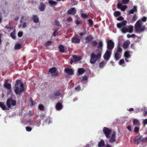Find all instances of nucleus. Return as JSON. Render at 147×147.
<instances>
[{"mask_svg": "<svg viewBox=\"0 0 147 147\" xmlns=\"http://www.w3.org/2000/svg\"><path fill=\"white\" fill-rule=\"evenodd\" d=\"M147 19V18L145 17H143L141 20L142 21H143V22H145L146 21Z\"/></svg>", "mask_w": 147, "mask_h": 147, "instance_id": "nucleus-55", "label": "nucleus"}, {"mask_svg": "<svg viewBox=\"0 0 147 147\" xmlns=\"http://www.w3.org/2000/svg\"><path fill=\"white\" fill-rule=\"evenodd\" d=\"M114 16L115 17H117L121 15V12L118 11H116L114 12Z\"/></svg>", "mask_w": 147, "mask_h": 147, "instance_id": "nucleus-33", "label": "nucleus"}, {"mask_svg": "<svg viewBox=\"0 0 147 147\" xmlns=\"http://www.w3.org/2000/svg\"><path fill=\"white\" fill-rule=\"evenodd\" d=\"M0 107L3 110L5 111L8 109L5 105L1 102H0Z\"/></svg>", "mask_w": 147, "mask_h": 147, "instance_id": "nucleus-25", "label": "nucleus"}, {"mask_svg": "<svg viewBox=\"0 0 147 147\" xmlns=\"http://www.w3.org/2000/svg\"><path fill=\"white\" fill-rule=\"evenodd\" d=\"M126 29L127 32L131 33L132 32L133 30V26H130L128 27H126Z\"/></svg>", "mask_w": 147, "mask_h": 147, "instance_id": "nucleus-30", "label": "nucleus"}, {"mask_svg": "<svg viewBox=\"0 0 147 147\" xmlns=\"http://www.w3.org/2000/svg\"><path fill=\"white\" fill-rule=\"evenodd\" d=\"M52 43V42L51 41H47V42H45V46H46L47 45H51Z\"/></svg>", "mask_w": 147, "mask_h": 147, "instance_id": "nucleus-50", "label": "nucleus"}, {"mask_svg": "<svg viewBox=\"0 0 147 147\" xmlns=\"http://www.w3.org/2000/svg\"><path fill=\"white\" fill-rule=\"evenodd\" d=\"M137 8L136 6H134L133 8L129 10L128 13L129 14H133L135 12H137Z\"/></svg>", "mask_w": 147, "mask_h": 147, "instance_id": "nucleus-24", "label": "nucleus"}, {"mask_svg": "<svg viewBox=\"0 0 147 147\" xmlns=\"http://www.w3.org/2000/svg\"><path fill=\"white\" fill-rule=\"evenodd\" d=\"M111 130L108 127H104L103 129V132L107 138H109L111 132Z\"/></svg>", "mask_w": 147, "mask_h": 147, "instance_id": "nucleus-6", "label": "nucleus"}, {"mask_svg": "<svg viewBox=\"0 0 147 147\" xmlns=\"http://www.w3.org/2000/svg\"><path fill=\"white\" fill-rule=\"evenodd\" d=\"M32 19L33 22L35 23H38L39 22V18L37 15H33Z\"/></svg>", "mask_w": 147, "mask_h": 147, "instance_id": "nucleus-20", "label": "nucleus"}, {"mask_svg": "<svg viewBox=\"0 0 147 147\" xmlns=\"http://www.w3.org/2000/svg\"><path fill=\"white\" fill-rule=\"evenodd\" d=\"M129 1V0H122V3L123 4H127Z\"/></svg>", "mask_w": 147, "mask_h": 147, "instance_id": "nucleus-51", "label": "nucleus"}, {"mask_svg": "<svg viewBox=\"0 0 147 147\" xmlns=\"http://www.w3.org/2000/svg\"><path fill=\"white\" fill-rule=\"evenodd\" d=\"M122 51V49L120 46H118L117 47V50L116 53H119L121 54V52Z\"/></svg>", "mask_w": 147, "mask_h": 147, "instance_id": "nucleus-39", "label": "nucleus"}, {"mask_svg": "<svg viewBox=\"0 0 147 147\" xmlns=\"http://www.w3.org/2000/svg\"><path fill=\"white\" fill-rule=\"evenodd\" d=\"M49 3L51 5H57V3L52 0H49L48 1Z\"/></svg>", "mask_w": 147, "mask_h": 147, "instance_id": "nucleus-36", "label": "nucleus"}, {"mask_svg": "<svg viewBox=\"0 0 147 147\" xmlns=\"http://www.w3.org/2000/svg\"><path fill=\"white\" fill-rule=\"evenodd\" d=\"M96 51H98L97 55L94 53H92L90 55L91 58L90 60V62L92 64H95L98 59H100L101 56L102 49H100V50L96 49Z\"/></svg>", "mask_w": 147, "mask_h": 147, "instance_id": "nucleus-2", "label": "nucleus"}, {"mask_svg": "<svg viewBox=\"0 0 147 147\" xmlns=\"http://www.w3.org/2000/svg\"><path fill=\"white\" fill-rule=\"evenodd\" d=\"M85 39L86 40V43H88L89 42L91 41L94 39V37L92 35H89L87 36Z\"/></svg>", "mask_w": 147, "mask_h": 147, "instance_id": "nucleus-17", "label": "nucleus"}, {"mask_svg": "<svg viewBox=\"0 0 147 147\" xmlns=\"http://www.w3.org/2000/svg\"><path fill=\"white\" fill-rule=\"evenodd\" d=\"M125 62L124 60L123 59H121L119 62V64L120 65H121Z\"/></svg>", "mask_w": 147, "mask_h": 147, "instance_id": "nucleus-54", "label": "nucleus"}, {"mask_svg": "<svg viewBox=\"0 0 147 147\" xmlns=\"http://www.w3.org/2000/svg\"><path fill=\"white\" fill-rule=\"evenodd\" d=\"M73 57L74 61L75 62L79 61L82 59V58L80 56L74 55H73Z\"/></svg>", "mask_w": 147, "mask_h": 147, "instance_id": "nucleus-23", "label": "nucleus"}, {"mask_svg": "<svg viewBox=\"0 0 147 147\" xmlns=\"http://www.w3.org/2000/svg\"><path fill=\"white\" fill-rule=\"evenodd\" d=\"M61 94V92L58 91H56L54 93L50 94L49 96V98L53 100H55L57 97L60 96Z\"/></svg>", "mask_w": 147, "mask_h": 147, "instance_id": "nucleus-8", "label": "nucleus"}, {"mask_svg": "<svg viewBox=\"0 0 147 147\" xmlns=\"http://www.w3.org/2000/svg\"><path fill=\"white\" fill-rule=\"evenodd\" d=\"M127 22L125 20H123L120 23L117 24V26L118 28H121L124 27L126 24Z\"/></svg>", "mask_w": 147, "mask_h": 147, "instance_id": "nucleus-13", "label": "nucleus"}, {"mask_svg": "<svg viewBox=\"0 0 147 147\" xmlns=\"http://www.w3.org/2000/svg\"><path fill=\"white\" fill-rule=\"evenodd\" d=\"M88 22H89L90 26H92L93 25V22L91 19H89L88 20Z\"/></svg>", "mask_w": 147, "mask_h": 147, "instance_id": "nucleus-47", "label": "nucleus"}, {"mask_svg": "<svg viewBox=\"0 0 147 147\" xmlns=\"http://www.w3.org/2000/svg\"><path fill=\"white\" fill-rule=\"evenodd\" d=\"M143 123L144 125L147 124V119L143 120Z\"/></svg>", "mask_w": 147, "mask_h": 147, "instance_id": "nucleus-63", "label": "nucleus"}, {"mask_svg": "<svg viewBox=\"0 0 147 147\" xmlns=\"http://www.w3.org/2000/svg\"><path fill=\"white\" fill-rule=\"evenodd\" d=\"M5 28L7 29H9L11 30L13 29V27L10 24H9V25H6L5 26Z\"/></svg>", "mask_w": 147, "mask_h": 147, "instance_id": "nucleus-40", "label": "nucleus"}, {"mask_svg": "<svg viewBox=\"0 0 147 147\" xmlns=\"http://www.w3.org/2000/svg\"><path fill=\"white\" fill-rule=\"evenodd\" d=\"M86 34V30H84L83 32L79 33V35L81 36H82Z\"/></svg>", "mask_w": 147, "mask_h": 147, "instance_id": "nucleus-58", "label": "nucleus"}, {"mask_svg": "<svg viewBox=\"0 0 147 147\" xmlns=\"http://www.w3.org/2000/svg\"><path fill=\"white\" fill-rule=\"evenodd\" d=\"M16 104V102L15 100H13L11 98H8L6 101V105L8 108H10L11 106H15Z\"/></svg>", "mask_w": 147, "mask_h": 147, "instance_id": "nucleus-4", "label": "nucleus"}, {"mask_svg": "<svg viewBox=\"0 0 147 147\" xmlns=\"http://www.w3.org/2000/svg\"><path fill=\"white\" fill-rule=\"evenodd\" d=\"M75 22L76 25H79L82 23V21L81 20H76Z\"/></svg>", "mask_w": 147, "mask_h": 147, "instance_id": "nucleus-44", "label": "nucleus"}, {"mask_svg": "<svg viewBox=\"0 0 147 147\" xmlns=\"http://www.w3.org/2000/svg\"><path fill=\"white\" fill-rule=\"evenodd\" d=\"M56 68L54 67L50 68L49 69V71L51 74H54L52 76H57L58 75V72L56 71Z\"/></svg>", "mask_w": 147, "mask_h": 147, "instance_id": "nucleus-9", "label": "nucleus"}, {"mask_svg": "<svg viewBox=\"0 0 147 147\" xmlns=\"http://www.w3.org/2000/svg\"><path fill=\"white\" fill-rule=\"evenodd\" d=\"M123 19H124V18H123L121 16L119 17L118 18H117V20L118 21L123 20Z\"/></svg>", "mask_w": 147, "mask_h": 147, "instance_id": "nucleus-59", "label": "nucleus"}, {"mask_svg": "<svg viewBox=\"0 0 147 147\" xmlns=\"http://www.w3.org/2000/svg\"><path fill=\"white\" fill-rule=\"evenodd\" d=\"M21 47V45L19 43L16 44L15 46V48L16 49H20Z\"/></svg>", "mask_w": 147, "mask_h": 147, "instance_id": "nucleus-34", "label": "nucleus"}, {"mask_svg": "<svg viewBox=\"0 0 147 147\" xmlns=\"http://www.w3.org/2000/svg\"><path fill=\"white\" fill-rule=\"evenodd\" d=\"M71 42L74 43H79L80 42V39L77 37H74L71 38Z\"/></svg>", "mask_w": 147, "mask_h": 147, "instance_id": "nucleus-16", "label": "nucleus"}, {"mask_svg": "<svg viewBox=\"0 0 147 147\" xmlns=\"http://www.w3.org/2000/svg\"><path fill=\"white\" fill-rule=\"evenodd\" d=\"M32 128L29 127V126H27L26 127V130L28 131H31L32 130Z\"/></svg>", "mask_w": 147, "mask_h": 147, "instance_id": "nucleus-52", "label": "nucleus"}, {"mask_svg": "<svg viewBox=\"0 0 147 147\" xmlns=\"http://www.w3.org/2000/svg\"><path fill=\"white\" fill-rule=\"evenodd\" d=\"M142 138V135L137 136L135 137L134 139V143L137 144H139L141 142Z\"/></svg>", "mask_w": 147, "mask_h": 147, "instance_id": "nucleus-11", "label": "nucleus"}, {"mask_svg": "<svg viewBox=\"0 0 147 147\" xmlns=\"http://www.w3.org/2000/svg\"><path fill=\"white\" fill-rule=\"evenodd\" d=\"M72 21V18L71 17H69L67 19V21L68 22H71Z\"/></svg>", "mask_w": 147, "mask_h": 147, "instance_id": "nucleus-61", "label": "nucleus"}, {"mask_svg": "<svg viewBox=\"0 0 147 147\" xmlns=\"http://www.w3.org/2000/svg\"><path fill=\"white\" fill-rule=\"evenodd\" d=\"M45 7V4L42 2H41L38 7L40 11H44Z\"/></svg>", "mask_w": 147, "mask_h": 147, "instance_id": "nucleus-19", "label": "nucleus"}, {"mask_svg": "<svg viewBox=\"0 0 147 147\" xmlns=\"http://www.w3.org/2000/svg\"><path fill=\"white\" fill-rule=\"evenodd\" d=\"M85 72V70L84 68H79L78 70V73L79 75H81Z\"/></svg>", "mask_w": 147, "mask_h": 147, "instance_id": "nucleus-29", "label": "nucleus"}, {"mask_svg": "<svg viewBox=\"0 0 147 147\" xmlns=\"http://www.w3.org/2000/svg\"><path fill=\"white\" fill-rule=\"evenodd\" d=\"M124 57H125V60L126 62L129 61V60H128V59L130 58L131 57V55L130 54L129 52L128 51H125L124 53Z\"/></svg>", "mask_w": 147, "mask_h": 147, "instance_id": "nucleus-12", "label": "nucleus"}, {"mask_svg": "<svg viewBox=\"0 0 147 147\" xmlns=\"http://www.w3.org/2000/svg\"><path fill=\"white\" fill-rule=\"evenodd\" d=\"M133 124L134 125H140L139 120L136 119H134L133 120Z\"/></svg>", "mask_w": 147, "mask_h": 147, "instance_id": "nucleus-27", "label": "nucleus"}, {"mask_svg": "<svg viewBox=\"0 0 147 147\" xmlns=\"http://www.w3.org/2000/svg\"><path fill=\"white\" fill-rule=\"evenodd\" d=\"M116 132L114 131L111 135V137L109 138V142H110L113 143L116 141Z\"/></svg>", "mask_w": 147, "mask_h": 147, "instance_id": "nucleus-10", "label": "nucleus"}, {"mask_svg": "<svg viewBox=\"0 0 147 147\" xmlns=\"http://www.w3.org/2000/svg\"><path fill=\"white\" fill-rule=\"evenodd\" d=\"M97 44V42L95 41H93L92 42V45L93 47H95Z\"/></svg>", "mask_w": 147, "mask_h": 147, "instance_id": "nucleus-46", "label": "nucleus"}, {"mask_svg": "<svg viewBox=\"0 0 147 147\" xmlns=\"http://www.w3.org/2000/svg\"><path fill=\"white\" fill-rule=\"evenodd\" d=\"M67 13L68 14L74 15L76 13V10L74 7H73L68 10Z\"/></svg>", "mask_w": 147, "mask_h": 147, "instance_id": "nucleus-14", "label": "nucleus"}, {"mask_svg": "<svg viewBox=\"0 0 147 147\" xmlns=\"http://www.w3.org/2000/svg\"><path fill=\"white\" fill-rule=\"evenodd\" d=\"M121 56V54L116 52L114 55V59L115 61H118L120 58Z\"/></svg>", "mask_w": 147, "mask_h": 147, "instance_id": "nucleus-21", "label": "nucleus"}, {"mask_svg": "<svg viewBox=\"0 0 147 147\" xmlns=\"http://www.w3.org/2000/svg\"><path fill=\"white\" fill-rule=\"evenodd\" d=\"M59 49V51L61 53H64L65 51L64 46L62 45H60L58 47Z\"/></svg>", "mask_w": 147, "mask_h": 147, "instance_id": "nucleus-28", "label": "nucleus"}, {"mask_svg": "<svg viewBox=\"0 0 147 147\" xmlns=\"http://www.w3.org/2000/svg\"><path fill=\"white\" fill-rule=\"evenodd\" d=\"M140 109L139 108H136L135 109L134 113H137L140 112Z\"/></svg>", "mask_w": 147, "mask_h": 147, "instance_id": "nucleus-56", "label": "nucleus"}, {"mask_svg": "<svg viewBox=\"0 0 147 147\" xmlns=\"http://www.w3.org/2000/svg\"><path fill=\"white\" fill-rule=\"evenodd\" d=\"M137 18V16L136 14H134V15L133 16L132 19V22H135Z\"/></svg>", "mask_w": 147, "mask_h": 147, "instance_id": "nucleus-41", "label": "nucleus"}, {"mask_svg": "<svg viewBox=\"0 0 147 147\" xmlns=\"http://www.w3.org/2000/svg\"><path fill=\"white\" fill-rule=\"evenodd\" d=\"M105 146L104 141L102 140L98 144V147H103Z\"/></svg>", "mask_w": 147, "mask_h": 147, "instance_id": "nucleus-26", "label": "nucleus"}, {"mask_svg": "<svg viewBox=\"0 0 147 147\" xmlns=\"http://www.w3.org/2000/svg\"><path fill=\"white\" fill-rule=\"evenodd\" d=\"M65 72L69 75L74 74V71L72 69L66 68L64 69Z\"/></svg>", "mask_w": 147, "mask_h": 147, "instance_id": "nucleus-15", "label": "nucleus"}, {"mask_svg": "<svg viewBox=\"0 0 147 147\" xmlns=\"http://www.w3.org/2000/svg\"><path fill=\"white\" fill-rule=\"evenodd\" d=\"M55 108L57 110H60L63 108L62 104L60 102H58L56 105Z\"/></svg>", "mask_w": 147, "mask_h": 147, "instance_id": "nucleus-22", "label": "nucleus"}, {"mask_svg": "<svg viewBox=\"0 0 147 147\" xmlns=\"http://www.w3.org/2000/svg\"><path fill=\"white\" fill-rule=\"evenodd\" d=\"M121 31L122 32L124 33H125L126 32H127V29H126V27H124L122 28L121 29Z\"/></svg>", "mask_w": 147, "mask_h": 147, "instance_id": "nucleus-45", "label": "nucleus"}, {"mask_svg": "<svg viewBox=\"0 0 147 147\" xmlns=\"http://www.w3.org/2000/svg\"><path fill=\"white\" fill-rule=\"evenodd\" d=\"M112 51L107 50L103 55L104 59L107 61H108L111 57Z\"/></svg>", "mask_w": 147, "mask_h": 147, "instance_id": "nucleus-7", "label": "nucleus"}, {"mask_svg": "<svg viewBox=\"0 0 147 147\" xmlns=\"http://www.w3.org/2000/svg\"><path fill=\"white\" fill-rule=\"evenodd\" d=\"M38 108L41 111H43L45 108L44 106L42 105H40L38 106Z\"/></svg>", "mask_w": 147, "mask_h": 147, "instance_id": "nucleus-42", "label": "nucleus"}, {"mask_svg": "<svg viewBox=\"0 0 147 147\" xmlns=\"http://www.w3.org/2000/svg\"><path fill=\"white\" fill-rule=\"evenodd\" d=\"M129 41L128 42H125L124 43V44L123 45V47L124 49H126L128 47L129 45Z\"/></svg>", "mask_w": 147, "mask_h": 147, "instance_id": "nucleus-32", "label": "nucleus"}, {"mask_svg": "<svg viewBox=\"0 0 147 147\" xmlns=\"http://www.w3.org/2000/svg\"><path fill=\"white\" fill-rule=\"evenodd\" d=\"M105 64V63L104 61L101 62L99 64V67L100 68H103L104 67Z\"/></svg>", "mask_w": 147, "mask_h": 147, "instance_id": "nucleus-38", "label": "nucleus"}, {"mask_svg": "<svg viewBox=\"0 0 147 147\" xmlns=\"http://www.w3.org/2000/svg\"><path fill=\"white\" fill-rule=\"evenodd\" d=\"M87 79H88L87 77L86 76H85L82 77V80H83L86 81V80Z\"/></svg>", "mask_w": 147, "mask_h": 147, "instance_id": "nucleus-64", "label": "nucleus"}, {"mask_svg": "<svg viewBox=\"0 0 147 147\" xmlns=\"http://www.w3.org/2000/svg\"><path fill=\"white\" fill-rule=\"evenodd\" d=\"M139 130V128L138 127H135L134 128V131L135 133H138V132Z\"/></svg>", "mask_w": 147, "mask_h": 147, "instance_id": "nucleus-49", "label": "nucleus"}, {"mask_svg": "<svg viewBox=\"0 0 147 147\" xmlns=\"http://www.w3.org/2000/svg\"><path fill=\"white\" fill-rule=\"evenodd\" d=\"M25 89L23 83L20 80L16 81L15 85L14 92L16 94L20 95Z\"/></svg>", "mask_w": 147, "mask_h": 147, "instance_id": "nucleus-1", "label": "nucleus"}, {"mask_svg": "<svg viewBox=\"0 0 147 147\" xmlns=\"http://www.w3.org/2000/svg\"><path fill=\"white\" fill-rule=\"evenodd\" d=\"M122 5L121 3H119L117 4V8L119 9H121L122 7Z\"/></svg>", "mask_w": 147, "mask_h": 147, "instance_id": "nucleus-53", "label": "nucleus"}, {"mask_svg": "<svg viewBox=\"0 0 147 147\" xmlns=\"http://www.w3.org/2000/svg\"><path fill=\"white\" fill-rule=\"evenodd\" d=\"M102 46H103V43H102V42L101 41H100L99 42L98 45L97 47V48H98V49H98L99 50V49H100V48H101V49H102Z\"/></svg>", "mask_w": 147, "mask_h": 147, "instance_id": "nucleus-37", "label": "nucleus"}, {"mask_svg": "<svg viewBox=\"0 0 147 147\" xmlns=\"http://www.w3.org/2000/svg\"><path fill=\"white\" fill-rule=\"evenodd\" d=\"M23 36V32H19L18 33V36L19 37H22Z\"/></svg>", "mask_w": 147, "mask_h": 147, "instance_id": "nucleus-57", "label": "nucleus"}, {"mask_svg": "<svg viewBox=\"0 0 147 147\" xmlns=\"http://www.w3.org/2000/svg\"><path fill=\"white\" fill-rule=\"evenodd\" d=\"M114 43L111 40H108L107 42V50L112 51L114 48Z\"/></svg>", "mask_w": 147, "mask_h": 147, "instance_id": "nucleus-5", "label": "nucleus"}, {"mask_svg": "<svg viewBox=\"0 0 147 147\" xmlns=\"http://www.w3.org/2000/svg\"><path fill=\"white\" fill-rule=\"evenodd\" d=\"M80 85L77 86L75 87V89L76 90H80Z\"/></svg>", "mask_w": 147, "mask_h": 147, "instance_id": "nucleus-62", "label": "nucleus"}, {"mask_svg": "<svg viewBox=\"0 0 147 147\" xmlns=\"http://www.w3.org/2000/svg\"><path fill=\"white\" fill-rule=\"evenodd\" d=\"M55 24L57 26H59L60 25V24L59 22L58 21L55 20Z\"/></svg>", "mask_w": 147, "mask_h": 147, "instance_id": "nucleus-60", "label": "nucleus"}, {"mask_svg": "<svg viewBox=\"0 0 147 147\" xmlns=\"http://www.w3.org/2000/svg\"><path fill=\"white\" fill-rule=\"evenodd\" d=\"M135 31L137 33L144 32L145 28V25H143V23L140 20L137 21L135 25Z\"/></svg>", "mask_w": 147, "mask_h": 147, "instance_id": "nucleus-3", "label": "nucleus"}, {"mask_svg": "<svg viewBox=\"0 0 147 147\" xmlns=\"http://www.w3.org/2000/svg\"><path fill=\"white\" fill-rule=\"evenodd\" d=\"M81 17L85 19L88 17V16L85 13H82L81 15Z\"/></svg>", "mask_w": 147, "mask_h": 147, "instance_id": "nucleus-43", "label": "nucleus"}, {"mask_svg": "<svg viewBox=\"0 0 147 147\" xmlns=\"http://www.w3.org/2000/svg\"><path fill=\"white\" fill-rule=\"evenodd\" d=\"M15 32L16 30L15 29H14L13 31L10 34V36L13 39H15L16 38V36L15 35Z\"/></svg>", "mask_w": 147, "mask_h": 147, "instance_id": "nucleus-31", "label": "nucleus"}, {"mask_svg": "<svg viewBox=\"0 0 147 147\" xmlns=\"http://www.w3.org/2000/svg\"><path fill=\"white\" fill-rule=\"evenodd\" d=\"M127 8V6L126 5H124V6H122L121 8V9L122 11H124Z\"/></svg>", "mask_w": 147, "mask_h": 147, "instance_id": "nucleus-48", "label": "nucleus"}, {"mask_svg": "<svg viewBox=\"0 0 147 147\" xmlns=\"http://www.w3.org/2000/svg\"><path fill=\"white\" fill-rule=\"evenodd\" d=\"M7 80H5L4 84V86L8 90H10L11 88V85L10 84L7 83Z\"/></svg>", "mask_w": 147, "mask_h": 147, "instance_id": "nucleus-18", "label": "nucleus"}, {"mask_svg": "<svg viewBox=\"0 0 147 147\" xmlns=\"http://www.w3.org/2000/svg\"><path fill=\"white\" fill-rule=\"evenodd\" d=\"M45 123H47L49 124L50 123H51L50 117H48L47 119H45Z\"/></svg>", "mask_w": 147, "mask_h": 147, "instance_id": "nucleus-35", "label": "nucleus"}]
</instances>
